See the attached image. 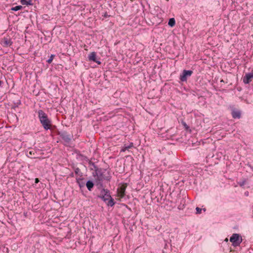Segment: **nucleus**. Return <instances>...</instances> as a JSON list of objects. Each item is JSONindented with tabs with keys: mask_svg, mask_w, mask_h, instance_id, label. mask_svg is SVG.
Masks as SVG:
<instances>
[{
	"mask_svg": "<svg viewBox=\"0 0 253 253\" xmlns=\"http://www.w3.org/2000/svg\"><path fill=\"white\" fill-rule=\"evenodd\" d=\"M38 117L42 126L45 130L50 129L51 123L47 115L42 110L38 111Z\"/></svg>",
	"mask_w": 253,
	"mask_h": 253,
	"instance_id": "f257e3e1",
	"label": "nucleus"
},
{
	"mask_svg": "<svg viewBox=\"0 0 253 253\" xmlns=\"http://www.w3.org/2000/svg\"><path fill=\"white\" fill-rule=\"evenodd\" d=\"M230 241L234 246H237L242 242V239L239 234H233L230 237Z\"/></svg>",
	"mask_w": 253,
	"mask_h": 253,
	"instance_id": "f03ea898",
	"label": "nucleus"
},
{
	"mask_svg": "<svg viewBox=\"0 0 253 253\" xmlns=\"http://www.w3.org/2000/svg\"><path fill=\"white\" fill-rule=\"evenodd\" d=\"M127 187L126 183L120 184L117 189V195L120 198H123L125 195L126 189Z\"/></svg>",
	"mask_w": 253,
	"mask_h": 253,
	"instance_id": "7ed1b4c3",
	"label": "nucleus"
},
{
	"mask_svg": "<svg viewBox=\"0 0 253 253\" xmlns=\"http://www.w3.org/2000/svg\"><path fill=\"white\" fill-rule=\"evenodd\" d=\"M192 73L193 72L191 70H183L182 74L180 76V80L182 82H186L187 80V78L190 77Z\"/></svg>",
	"mask_w": 253,
	"mask_h": 253,
	"instance_id": "20e7f679",
	"label": "nucleus"
},
{
	"mask_svg": "<svg viewBox=\"0 0 253 253\" xmlns=\"http://www.w3.org/2000/svg\"><path fill=\"white\" fill-rule=\"evenodd\" d=\"M59 135L66 143H69L71 141L72 138V135L68 134L65 131L60 132Z\"/></svg>",
	"mask_w": 253,
	"mask_h": 253,
	"instance_id": "39448f33",
	"label": "nucleus"
},
{
	"mask_svg": "<svg viewBox=\"0 0 253 253\" xmlns=\"http://www.w3.org/2000/svg\"><path fill=\"white\" fill-rule=\"evenodd\" d=\"M99 197L102 198L104 201H106L109 200L111 197L109 191L103 189L101 191V196Z\"/></svg>",
	"mask_w": 253,
	"mask_h": 253,
	"instance_id": "423d86ee",
	"label": "nucleus"
},
{
	"mask_svg": "<svg viewBox=\"0 0 253 253\" xmlns=\"http://www.w3.org/2000/svg\"><path fill=\"white\" fill-rule=\"evenodd\" d=\"M252 79H253V72L247 74L243 79V82L247 84L251 82Z\"/></svg>",
	"mask_w": 253,
	"mask_h": 253,
	"instance_id": "0eeeda50",
	"label": "nucleus"
},
{
	"mask_svg": "<svg viewBox=\"0 0 253 253\" xmlns=\"http://www.w3.org/2000/svg\"><path fill=\"white\" fill-rule=\"evenodd\" d=\"M88 59L90 61H93L97 63L98 64H100L101 62L96 60V54L95 52H92L88 56Z\"/></svg>",
	"mask_w": 253,
	"mask_h": 253,
	"instance_id": "6e6552de",
	"label": "nucleus"
},
{
	"mask_svg": "<svg viewBox=\"0 0 253 253\" xmlns=\"http://www.w3.org/2000/svg\"><path fill=\"white\" fill-rule=\"evenodd\" d=\"M232 115L234 118H240L241 117L240 112L237 110H233L232 112Z\"/></svg>",
	"mask_w": 253,
	"mask_h": 253,
	"instance_id": "1a4fd4ad",
	"label": "nucleus"
},
{
	"mask_svg": "<svg viewBox=\"0 0 253 253\" xmlns=\"http://www.w3.org/2000/svg\"><path fill=\"white\" fill-rule=\"evenodd\" d=\"M86 186L89 191H91L94 186V183L90 180H88L86 183Z\"/></svg>",
	"mask_w": 253,
	"mask_h": 253,
	"instance_id": "9d476101",
	"label": "nucleus"
},
{
	"mask_svg": "<svg viewBox=\"0 0 253 253\" xmlns=\"http://www.w3.org/2000/svg\"><path fill=\"white\" fill-rule=\"evenodd\" d=\"M133 146V143H131L129 145H126L125 144L121 150V151L125 152V151L128 150L129 148Z\"/></svg>",
	"mask_w": 253,
	"mask_h": 253,
	"instance_id": "9b49d317",
	"label": "nucleus"
},
{
	"mask_svg": "<svg viewBox=\"0 0 253 253\" xmlns=\"http://www.w3.org/2000/svg\"><path fill=\"white\" fill-rule=\"evenodd\" d=\"M77 182L80 188L84 187L85 185V182L84 181V179H77Z\"/></svg>",
	"mask_w": 253,
	"mask_h": 253,
	"instance_id": "f8f14e48",
	"label": "nucleus"
},
{
	"mask_svg": "<svg viewBox=\"0 0 253 253\" xmlns=\"http://www.w3.org/2000/svg\"><path fill=\"white\" fill-rule=\"evenodd\" d=\"M32 0H21V2L23 5H32Z\"/></svg>",
	"mask_w": 253,
	"mask_h": 253,
	"instance_id": "ddd939ff",
	"label": "nucleus"
},
{
	"mask_svg": "<svg viewBox=\"0 0 253 253\" xmlns=\"http://www.w3.org/2000/svg\"><path fill=\"white\" fill-rule=\"evenodd\" d=\"M168 24L170 27L174 26L175 24V21L174 18H172L169 19V21Z\"/></svg>",
	"mask_w": 253,
	"mask_h": 253,
	"instance_id": "4468645a",
	"label": "nucleus"
},
{
	"mask_svg": "<svg viewBox=\"0 0 253 253\" xmlns=\"http://www.w3.org/2000/svg\"><path fill=\"white\" fill-rule=\"evenodd\" d=\"M22 8V6L21 5H17L15 7H12L11 8V10L12 11H18L19 10H20Z\"/></svg>",
	"mask_w": 253,
	"mask_h": 253,
	"instance_id": "2eb2a0df",
	"label": "nucleus"
},
{
	"mask_svg": "<svg viewBox=\"0 0 253 253\" xmlns=\"http://www.w3.org/2000/svg\"><path fill=\"white\" fill-rule=\"evenodd\" d=\"M108 201H109V202H108V205L109 206H110L112 207L113 206H114L115 205V203L114 202V200H113V199L111 197V198Z\"/></svg>",
	"mask_w": 253,
	"mask_h": 253,
	"instance_id": "dca6fc26",
	"label": "nucleus"
},
{
	"mask_svg": "<svg viewBox=\"0 0 253 253\" xmlns=\"http://www.w3.org/2000/svg\"><path fill=\"white\" fill-rule=\"evenodd\" d=\"M3 44L5 46H8V45H10V41L7 40H4V41L3 42Z\"/></svg>",
	"mask_w": 253,
	"mask_h": 253,
	"instance_id": "f3484780",
	"label": "nucleus"
},
{
	"mask_svg": "<svg viewBox=\"0 0 253 253\" xmlns=\"http://www.w3.org/2000/svg\"><path fill=\"white\" fill-rule=\"evenodd\" d=\"M53 56H54L53 55H51V56L50 57V58L47 60V62L48 63H50L52 62L53 58Z\"/></svg>",
	"mask_w": 253,
	"mask_h": 253,
	"instance_id": "a211bd4d",
	"label": "nucleus"
},
{
	"mask_svg": "<svg viewBox=\"0 0 253 253\" xmlns=\"http://www.w3.org/2000/svg\"><path fill=\"white\" fill-rule=\"evenodd\" d=\"M196 213H200L201 212V211H202V209L200 208H198V207H197L196 208Z\"/></svg>",
	"mask_w": 253,
	"mask_h": 253,
	"instance_id": "6ab92c4d",
	"label": "nucleus"
},
{
	"mask_svg": "<svg viewBox=\"0 0 253 253\" xmlns=\"http://www.w3.org/2000/svg\"><path fill=\"white\" fill-rule=\"evenodd\" d=\"M245 180H243V181H240V182H238V184L241 186H243V185H244L245 183Z\"/></svg>",
	"mask_w": 253,
	"mask_h": 253,
	"instance_id": "aec40b11",
	"label": "nucleus"
},
{
	"mask_svg": "<svg viewBox=\"0 0 253 253\" xmlns=\"http://www.w3.org/2000/svg\"><path fill=\"white\" fill-rule=\"evenodd\" d=\"M80 172L81 171L79 169L77 168L75 169V174H79Z\"/></svg>",
	"mask_w": 253,
	"mask_h": 253,
	"instance_id": "412c9836",
	"label": "nucleus"
},
{
	"mask_svg": "<svg viewBox=\"0 0 253 253\" xmlns=\"http://www.w3.org/2000/svg\"><path fill=\"white\" fill-rule=\"evenodd\" d=\"M39 182V179L36 178L35 179V183H38Z\"/></svg>",
	"mask_w": 253,
	"mask_h": 253,
	"instance_id": "4be33fe9",
	"label": "nucleus"
},
{
	"mask_svg": "<svg viewBox=\"0 0 253 253\" xmlns=\"http://www.w3.org/2000/svg\"><path fill=\"white\" fill-rule=\"evenodd\" d=\"M95 174H98V172H97V169H95Z\"/></svg>",
	"mask_w": 253,
	"mask_h": 253,
	"instance_id": "5701e85b",
	"label": "nucleus"
},
{
	"mask_svg": "<svg viewBox=\"0 0 253 253\" xmlns=\"http://www.w3.org/2000/svg\"><path fill=\"white\" fill-rule=\"evenodd\" d=\"M131 1H133V0H130Z\"/></svg>",
	"mask_w": 253,
	"mask_h": 253,
	"instance_id": "b1692460",
	"label": "nucleus"
}]
</instances>
